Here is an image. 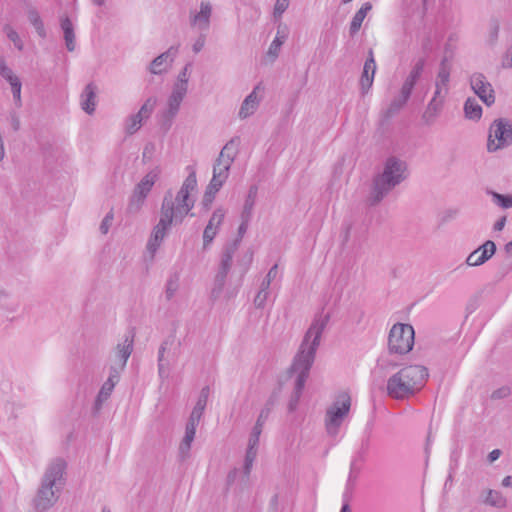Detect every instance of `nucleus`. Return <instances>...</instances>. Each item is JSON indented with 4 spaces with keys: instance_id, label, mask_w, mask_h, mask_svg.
Listing matches in <instances>:
<instances>
[{
    "instance_id": "obj_53",
    "label": "nucleus",
    "mask_w": 512,
    "mask_h": 512,
    "mask_svg": "<svg viewBox=\"0 0 512 512\" xmlns=\"http://www.w3.org/2000/svg\"><path fill=\"white\" fill-rule=\"evenodd\" d=\"M241 220H242L241 224L238 228V238L235 240V241H237V247L239 246L241 239L243 238L244 234L247 231L248 224H249L251 218H245V217L241 216Z\"/></svg>"
},
{
    "instance_id": "obj_63",
    "label": "nucleus",
    "mask_w": 512,
    "mask_h": 512,
    "mask_svg": "<svg viewBox=\"0 0 512 512\" xmlns=\"http://www.w3.org/2000/svg\"><path fill=\"white\" fill-rule=\"evenodd\" d=\"M119 378L120 377L115 376V375H109L108 379L105 382L111 384V386L114 388L116 386V384L118 383Z\"/></svg>"
},
{
    "instance_id": "obj_12",
    "label": "nucleus",
    "mask_w": 512,
    "mask_h": 512,
    "mask_svg": "<svg viewBox=\"0 0 512 512\" xmlns=\"http://www.w3.org/2000/svg\"><path fill=\"white\" fill-rule=\"evenodd\" d=\"M495 252V243L492 240H487L468 255L466 264L471 267L480 266L487 262L495 254Z\"/></svg>"
},
{
    "instance_id": "obj_60",
    "label": "nucleus",
    "mask_w": 512,
    "mask_h": 512,
    "mask_svg": "<svg viewBox=\"0 0 512 512\" xmlns=\"http://www.w3.org/2000/svg\"><path fill=\"white\" fill-rule=\"evenodd\" d=\"M11 125L14 131H18L20 129V119L17 114L11 115Z\"/></svg>"
},
{
    "instance_id": "obj_50",
    "label": "nucleus",
    "mask_w": 512,
    "mask_h": 512,
    "mask_svg": "<svg viewBox=\"0 0 512 512\" xmlns=\"http://www.w3.org/2000/svg\"><path fill=\"white\" fill-rule=\"evenodd\" d=\"M485 502L492 506H500L501 505V495L499 492L494 490H489L487 492V496Z\"/></svg>"
},
{
    "instance_id": "obj_17",
    "label": "nucleus",
    "mask_w": 512,
    "mask_h": 512,
    "mask_svg": "<svg viewBox=\"0 0 512 512\" xmlns=\"http://www.w3.org/2000/svg\"><path fill=\"white\" fill-rule=\"evenodd\" d=\"M445 100V96L436 95L433 93L432 98L428 102L422 114V120L426 125L430 126L436 122V119L439 117L443 110Z\"/></svg>"
},
{
    "instance_id": "obj_61",
    "label": "nucleus",
    "mask_w": 512,
    "mask_h": 512,
    "mask_svg": "<svg viewBox=\"0 0 512 512\" xmlns=\"http://www.w3.org/2000/svg\"><path fill=\"white\" fill-rule=\"evenodd\" d=\"M501 455V451L499 449H494L492 450L489 455H488V460L489 462H494L496 461Z\"/></svg>"
},
{
    "instance_id": "obj_18",
    "label": "nucleus",
    "mask_w": 512,
    "mask_h": 512,
    "mask_svg": "<svg viewBox=\"0 0 512 512\" xmlns=\"http://www.w3.org/2000/svg\"><path fill=\"white\" fill-rule=\"evenodd\" d=\"M134 334L127 333L123 340L117 344L114 351L113 362L120 363V368H125L127 361L133 351Z\"/></svg>"
},
{
    "instance_id": "obj_30",
    "label": "nucleus",
    "mask_w": 512,
    "mask_h": 512,
    "mask_svg": "<svg viewBox=\"0 0 512 512\" xmlns=\"http://www.w3.org/2000/svg\"><path fill=\"white\" fill-rule=\"evenodd\" d=\"M27 16L29 22L36 30L38 36L41 38H45L47 33L39 12L35 8H29Z\"/></svg>"
},
{
    "instance_id": "obj_40",
    "label": "nucleus",
    "mask_w": 512,
    "mask_h": 512,
    "mask_svg": "<svg viewBox=\"0 0 512 512\" xmlns=\"http://www.w3.org/2000/svg\"><path fill=\"white\" fill-rule=\"evenodd\" d=\"M492 196V201L499 207L509 209L512 207V195H503L497 192H489Z\"/></svg>"
},
{
    "instance_id": "obj_25",
    "label": "nucleus",
    "mask_w": 512,
    "mask_h": 512,
    "mask_svg": "<svg viewBox=\"0 0 512 512\" xmlns=\"http://www.w3.org/2000/svg\"><path fill=\"white\" fill-rule=\"evenodd\" d=\"M159 175L160 170L158 167L150 170L135 186L134 191L147 198Z\"/></svg>"
},
{
    "instance_id": "obj_3",
    "label": "nucleus",
    "mask_w": 512,
    "mask_h": 512,
    "mask_svg": "<svg viewBox=\"0 0 512 512\" xmlns=\"http://www.w3.org/2000/svg\"><path fill=\"white\" fill-rule=\"evenodd\" d=\"M66 469L67 462L59 457L47 465L33 499L35 512H47L57 503L66 482Z\"/></svg>"
},
{
    "instance_id": "obj_26",
    "label": "nucleus",
    "mask_w": 512,
    "mask_h": 512,
    "mask_svg": "<svg viewBox=\"0 0 512 512\" xmlns=\"http://www.w3.org/2000/svg\"><path fill=\"white\" fill-rule=\"evenodd\" d=\"M60 25L64 34L66 48L68 51L72 52L76 47L73 24L69 17L65 16L60 19Z\"/></svg>"
},
{
    "instance_id": "obj_52",
    "label": "nucleus",
    "mask_w": 512,
    "mask_h": 512,
    "mask_svg": "<svg viewBox=\"0 0 512 512\" xmlns=\"http://www.w3.org/2000/svg\"><path fill=\"white\" fill-rule=\"evenodd\" d=\"M252 259H253V253L252 252H247V254L244 256V263H243L242 268H241V275H240V279H239V285L241 284V282L243 280V277L245 276V274L249 270V267H250V264L252 262Z\"/></svg>"
},
{
    "instance_id": "obj_58",
    "label": "nucleus",
    "mask_w": 512,
    "mask_h": 512,
    "mask_svg": "<svg viewBox=\"0 0 512 512\" xmlns=\"http://www.w3.org/2000/svg\"><path fill=\"white\" fill-rule=\"evenodd\" d=\"M202 415H203V413L201 411L195 410L193 408L188 421L199 424Z\"/></svg>"
},
{
    "instance_id": "obj_32",
    "label": "nucleus",
    "mask_w": 512,
    "mask_h": 512,
    "mask_svg": "<svg viewBox=\"0 0 512 512\" xmlns=\"http://www.w3.org/2000/svg\"><path fill=\"white\" fill-rule=\"evenodd\" d=\"M257 193H258V187L256 185H252L249 188L241 216H243L245 218L252 217V211H253V208H254V205L256 202Z\"/></svg>"
},
{
    "instance_id": "obj_55",
    "label": "nucleus",
    "mask_w": 512,
    "mask_h": 512,
    "mask_svg": "<svg viewBox=\"0 0 512 512\" xmlns=\"http://www.w3.org/2000/svg\"><path fill=\"white\" fill-rule=\"evenodd\" d=\"M205 45V36L204 35H200L196 41L194 42L193 46H192V50L194 53H199L203 47Z\"/></svg>"
},
{
    "instance_id": "obj_46",
    "label": "nucleus",
    "mask_w": 512,
    "mask_h": 512,
    "mask_svg": "<svg viewBox=\"0 0 512 512\" xmlns=\"http://www.w3.org/2000/svg\"><path fill=\"white\" fill-rule=\"evenodd\" d=\"M12 94H13V100L16 107L20 108L22 106V99H21V89L22 84L20 79L10 83Z\"/></svg>"
},
{
    "instance_id": "obj_22",
    "label": "nucleus",
    "mask_w": 512,
    "mask_h": 512,
    "mask_svg": "<svg viewBox=\"0 0 512 512\" xmlns=\"http://www.w3.org/2000/svg\"><path fill=\"white\" fill-rule=\"evenodd\" d=\"M236 251L237 241H234L233 243L224 248V250L221 253L220 262L217 269L218 274L227 278L232 266L233 256Z\"/></svg>"
},
{
    "instance_id": "obj_56",
    "label": "nucleus",
    "mask_w": 512,
    "mask_h": 512,
    "mask_svg": "<svg viewBox=\"0 0 512 512\" xmlns=\"http://www.w3.org/2000/svg\"><path fill=\"white\" fill-rule=\"evenodd\" d=\"M112 219H113L112 213H108L104 217V219H103V221H102V223L100 225V230H101L102 233L106 234L108 232L109 225H110Z\"/></svg>"
},
{
    "instance_id": "obj_54",
    "label": "nucleus",
    "mask_w": 512,
    "mask_h": 512,
    "mask_svg": "<svg viewBox=\"0 0 512 512\" xmlns=\"http://www.w3.org/2000/svg\"><path fill=\"white\" fill-rule=\"evenodd\" d=\"M0 75L7 82H9V84L19 80V78L13 73L12 69L9 67H7L3 72H1Z\"/></svg>"
},
{
    "instance_id": "obj_43",
    "label": "nucleus",
    "mask_w": 512,
    "mask_h": 512,
    "mask_svg": "<svg viewBox=\"0 0 512 512\" xmlns=\"http://www.w3.org/2000/svg\"><path fill=\"white\" fill-rule=\"evenodd\" d=\"M166 351V343H162L158 351V371L160 377L168 376V368L164 363V353Z\"/></svg>"
},
{
    "instance_id": "obj_36",
    "label": "nucleus",
    "mask_w": 512,
    "mask_h": 512,
    "mask_svg": "<svg viewBox=\"0 0 512 512\" xmlns=\"http://www.w3.org/2000/svg\"><path fill=\"white\" fill-rule=\"evenodd\" d=\"M157 104V98L152 96L145 100L143 105L140 107L137 114L143 118L144 120H147L153 113L155 107Z\"/></svg>"
},
{
    "instance_id": "obj_57",
    "label": "nucleus",
    "mask_w": 512,
    "mask_h": 512,
    "mask_svg": "<svg viewBox=\"0 0 512 512\" xmlns=\"http://www.w3.org/2000/svg\"><path fill=\"white\" fill-rule=\"evenodd\" d=\"M509 393H510L509 389L506 387H503V388H500V389L494 391L492 393V398L493 399L503 398V397H506L507 395H509Z\"/></svg>"
},
{
    "instance_id": "obj_47",
    "label": "nucleus",
    "mask_w": 512,
    "mask_h": 512,
    "mask_svg": "<svg viewBox=\"0 0 512 512\" xmlns=\"http://www.w3.org/2000/svg\"><path fill=\"white\" fill-rule=\"evenodd\" d=\"M218 234V231L211 227V225H206L203 231V247L207 248L216 235Z\"/></svg>"
},
{
    "instance_id": "obj_23",
    "label": "nucleus",
    "mask_w": 512,
    "mask_h": 512,
    "mask_svg": "<svg viewBox=\"0 0 512 512\" xmlns=\"http://www.w3.org/2000/svg\"><path fill=\"white\" fill-rule=\"evenodd\" d=\"M425 67V60L419 59L414 66L412 67L411 71L409 72L408 76L406 77L405 81L402 84L401 90L405 92V94H412L413 88L419 78L422 75V72Z\"/></svg>"
},
{
    "instance_id": "obj_14",
    "label": "nucleus",
    "mask_w": 512,
    "mask_h": 512,
    "mask_svg": "<svg viewBox=\"0 0 512 512\" xmlns=\"http://www.w3.org/2000/svg\"><path fill=\"white\" fill-rule=\"evenodd\" d=\"M451 69V63L447 57H444L440 62L439 70L436 75L434 94L447 97L449 93Z\"/></svg>"
},
{
    "instance_id": "obj_24",
    "label": "nucleus",
    "mask_w": 512,
    "mask_h": 512,
    "mask_svg": "<svg viewBox=\"0 0 512 512\" xmlns=\"http://www.w3.org/2000/svg\"><path fill=\"white\" fill-rule=\"evenodd\" d=\"M81 108L89 115L93 114L96 106V86L89 83L84 88L80 97Z\"/></svg>"
},
{
    "instance_id": "obj_16",
    "label": "nucleus",
    "mask_w": 512,
    "mask_h": 512,
    "mask_svg": "<svg viewBox=\"0 0 512 512\" xmlns=\"http://www.w3.org/2000/svg\"><path fill=\"white\" fill-rule=\"evenodd\" d=\"M263 429L253 427L248 439V446L244 460V473L249 475L258 453L259 439Z\"/></svg>"
},
{
    "instance_id": "obj_38",
    "label": "nucleus",
    "mask_w": 512,
    "mask_h": 512,
    "mask_svg": "<svg viewBox=\"0 0 512 512\" xmlns=\"http://www.w3.org/2000/svg\"><path fill=\"white\" fill-rule=\"evenodd\" d=\"M114 388L111 384L104 382L101 389L96 397L95 408L96 410L101 409L103 403L108 400Z\"/></svg>"
},
{
    "instance_id": "obj_45",
    "label": "nucleus",
    "mask_w": 512,
    "mask_h": 512,
    "mask_svg": "<svg viewBox=\"0 0 512 512\" xmlns=\"http://www.w3.org/2000/svg\"><path fill=\"white\" fill-rule=\"evenodd\" d=\"M179 288L178 277H171L166 283L165 295L167 300H171Z\"/></svg>"
},
{
    "instance_id": "obj_4",
    "label": "nucleus",
    "mask_w": 512,
    "mask_h": 512,
    "mask_svg": "<svg viewBox=\"0 0 512 512\" xmlns=\"http://www.w3.org/2000/svg\"><path fill=\"white\" fill-rule=\"evenodd\" d=\"M428 369L422 365H408L387 380V395L395 400H404L420 391L427 379Z\"/></svg>"
},
{
    "instance_id": "obj_59",
    "label": "nucleus",
    "mask_w": 512,
    "mask_h": 512,
    "mask_svg": "<svg viewBox=\"0 0 512 512\" xmlns=\"http://www.w3.org/2000/svg\"><path fill=\"white\" fill-rule=\"evenodd\" d=\"M124 370V368H120V363H115L110 366L109 375H115L120 377V373Z\"/></svg>"
},
{
    "instance_id": "obj_62",
    "label": "nucleus",
    "mask_w": 512,
    "mask_h": 512,
    "mask_svg": "<svg viewBox=\"0 0 512 512\" xmlns=\"http://www.w3.org/2000/svg\"><path fill=\"white\" fill-rule=\"evenodd\" d=\"M506 223V217L500 218L496 223L494 224V230L495 231H501Z\"/></svg>"
},
{
    "instance_id": "obj_7",
    "label": "nucleus",
    "mask_w": 512,
    "mask_h": 512,
    "mask_svg": "<svg viewBox=\"0 0 512 512\" xmlns=\"http://www.w3.org/2000/svg\"><path fill=\"white\" fill-rule=\"evenodd\" d=\"M351 398L348 393H340L325 413V428L329 436L338 435L341 425L348 416Z\"/></svg>"
},
{
    "instance_id": "obj_20",
    "label": "nucleus",
    "mask_w": 512,
    "mask_h": 512,
    "mask_svg": "<svg viewBox=\"0 0 512 512\" xmlns=\"http://www.w3.org/2000/svg\"><path fill=\"white\" fill-rule=\"evenodd\" d=\"M198 424L187 421L186 427H185V434L180 442L178 453L179 458L184 461L189 457V452L191 449L192 442L194 441L195 434H196V428Z\"/></svg>"
},
{
    "instance_id": "obj_51",
    "label": "nucleus",
    "mask_w": 512,
    "mask_h": 512,
    "mask_svg": "<svg viewBox=\"0 0 512 512\" xmlns=\"http://www.w3.org/2000/svg\"><path fill=\"white\" fill-rule=\"evenodd\" d=\"M270 411H271V408L266 406L265 408H263L257 418V421L254 425V427H258L260 429H263V426L266 422V420L268 419L269 417V414H270Z\"/></svg>"
},
{
    "instance_id": "obj_42",
    "label": "nucleus",
    "mask_w": 512,
    "mask_h": 512,
    "mask_svg": "<svg viewBox=\"0 0 512 512\" xmlns=\"http://www.w3.org/2000/svg\"><path fill=\"white\" fill-rule=\"evenodd\" d=\"M6 35L8 39L13 42L14 46L19 50L22 51L24 48L23 41L21 40L19 34L10 26H6L4 28Z\"/></svg>"
},
{
    "instance_id": "obj_21",
    "label": "nucleus",
    "mask_w": 512,
    "mask_h": 512,
    "mask_svg": "<svg viewBox=\"0 0 512 512\" xmlns=\"http://www.w3.org/2000/svg\"><path fill=\"white\" fill-rule=\"evenodd\" d=\"M259 89V86H256L252 92L246 96V98L243 100L241 107L238 112V116L241 119H246L253 115L255 111L257 110L259 104H260V98L257 95V90Z\"/></svg>"
},
{
    "instance_id": "obj_9",
    "label": "nucleus",
    "mask_w": 512,
    "mask_h": 512,
    "mask_svg": "<svg viewBox=\"0 0 512 512\" xmlns=\"http://www.w3.org/2000/svg\"><path fill=\"white\" fill-rule=\"evenodd\" d=\"M512 144V122L499 118L489 128L487 150L496 152Z\"/></svg>"
},
{
    "instance_id": "obj_34",
    "label": "nucleus",
    "mask_w": 512,
    "mask_h": 512,
    "mask_svg": "<svg viewBox=\"0 0 512 512\" xmlns=\"http://www.w3.org/2000/svg\"><path fill=\"white\" fill-rule=\"evenodd\" d=\"M192 64L187 63L184 68L179 72L176 82L173 84V88L184 90L188 92V82L190 77V68Z\"/></svg>"
},
{
    "instance_id": "obj_1",
    "label": "nucleus",
    "mask_w": 512,
    "mask_h": 512,
    "mask_svg": "<svg viewBox=\"0 0 512 512\" xmlns=\"http://www.w3.org/2000/svg\"><path fill=\"white\" fill-rule=\"evenodd\" d=\"M187 170L189 174L176 196L174 197L171 191L166 192L164 195L160 209V219L153 227L146 245V250L151 260L154 259L170 227L173 224H181L194 207L195 201L191 198L190 194L197 187L196 171L192 166H188Z\"/></svg>"
},
{
    "instance_id": "obj_13",
    "label": "nucleus",
    "mask_w": 512,
    "mask_h": 512,
    "mask_svg": "<svg viewBox=\"0 0 512 512\" xmlns=\"http://www.w3.org/2000/svg\"><path fill=\"white\" fill-rule=\"evenodd\" d=\"M179 46H171L168 50L157 56L149 65L152 74L159 75L168 70L178 55Z\"/></svg>"
},
{
    "instance_id": "obj_48",
    "label": "nucleus",
    "mask_w": 512,
    "mask_h": 512,
    "mask_svg": "<svg viewBox=\"0 0 512 512\" xmlns=\"http://www.w3.org/2000/svg\"><path fill=\"white\" fill-rule=\"evenodd\" d=\"M208 395H209V388L204 387L201 390L199 398L194 406L195 410L201 411L202 413L204 412L206 404H207V400H208Z\"/></svg>"
},
{
    "instance_id": "obj_29",
    "label": "nucleus",
    "mask_w": 512,
    "mask_h": 512,
    "mask_svg": "<svg viewBox=\"0 0 512 512\" xmlns=\"http://www.w3.org/2000/svg\"><path fill=\"white\" fill-rule=\"evenodd\" d=\"M464 114L469 120L478 121L482 117V107L475 98L469 97L464 103Z\"/></svg>"
},
{
    "instance_id": "obj_8",
    "label": "nucleus",
    "mask_w": 512,
    "mask_h": 512,
    "mask_svg": "<svg viewBox=\"0 0 512 512\" xmlns=\"http://www.w3.org/2000/svg\"><path fill=\"white\" fill-rule=\"evenodd\" d=\"M414 345V329L410 324L397 323L390 330L388 348L391 353L406 354Z\"/></svg>"
},
{
    "instance_id": "obj_49",
    "label": "nucleus",
    "mask_w": 512,
    "mask_h": 512,
    "mask_svg": "<svg viewBox=\"0 0 512 512\" xmlns=\"http://www.w3.org/2000/svg\"><path fill=\"white\" fill-rule=\"evenodd\" d=\"M290 0H276L275 6H274V17L275 18H281L282 14L287 10L289 7Z\"/></svg>"
},
{
    "instance_id": "obj_41",
    "label": "nucleus",
    "mask_w": 512,
    "mask_h": 512,
    "mask_svg": "<svg viewBox=\"0 0 512 512\" xmlns=\"http://www.w3.org/2000/svg\"><path fill=\"white\" fill-rule=\"evenodd\" d=\"M281 280V275H279L278 265L274 264L268 271L267 275L261 282L262 287L270 289L271 284L277 279Z\"/></svg>"
},
{
    "instance_id": "obj_33",
    "label": "nucleus",
    "mask_w": 512,
    "mask_h": 512,
    "mask_svg": "<svg viewBox=\"0 0 512 512\" xmlns=\"http://www.w3.org/2000/svg\"><path fill=\"white\" fill-rule=\"evenodd\" d=\"M144 121L145 120L143 118H141L137 113L128 116L125 120L126 134H128V135L135 134L137 131L140 130Z\"/></svg>"
},
{
    "instance_id": "obj_5",
    "label": "nucleus",
    "mask_w": 512,
    "mask_h": 512,
    "mask_svg": "<svg viewBox=\"0 0 512 512\" xmlns=\"http://www.w3.org/2000/svg\"><path fill=\"white\" fill-rule=\"evenodd\" d=\"M406 163L396 157H389L382 173L373 179L372 188L368 197L371 206L379 204L384 197L406 178Z\"/></svg>"
},
{
    "instance_id": "obj_28",
    "label": "nucleus",
    "mask_w": 512,
    "mask_h": 512,
    "mask_svg": "<svg viewBox=\"0 0 512 512\" xmlns=\"http://www.w3.org/2000/svg\"><path fill=\"white\" fill-rule=\"evenodd\" d=\"M372 9V5L370 2L364 3L361 8L355 13V15L352 18V21L350 23V34L354 35L356 34L360 28L361 25L367 15V13Z\"/></svg>"
},
{
    "instance_id": "obj_37",
    "label": "nucleus",
    "mask_w": 512,
    "mask_h": 512,
    "mask_svg": "<svg viewBox=\"0 0 512 512\" xmlns=\"http://www.w3.org/2000/svg\"><path fill=\"white\" fill-rule=\"evenodd\" d=\"M226 209L223 207H218L214 210L212 213L207 225H211L212 228L219 231L220 226L222 225L225 216H226Z\"/></svg>"
},
{
    "instance_id": "obj_11",
    "label": "nucleus",
    "mask_w": 512,
    "mask_h": 512,
    "mask_svg": "<svg viewBox=\"0 0 512 512\" xmlns=\"http://www.w3.org/2000/svg\"><path fill=\"white\" fill-rule=\"evenodd\" d=\"M187 95V91L180 90L172 87V92L167 99V107L162 113L164 125L169 129L172 125L174 118L177 116L181 103Z\"/></svg>"
},
{
    "instance_id": "obj_6",
    "label": "nucleus",
    "mask_w": 512,
    "mask_h": 512,
    "mask_svg": "<svg viewBox=\"0 0 512 512\" xmlns=\"http://www.w3.org/2000/svg\"><path fill=\"white\" fill-rule=\"evenodd\" d=\"M238 154L235 139L228 141L221 149L214 165L213 175L206 188L203 196L202 204L205 208H209L215 195L222 188L229 177L230 168Z\"/></svg>"
},
{
    "instance_id": "obj_10",
    "label": "nucleus",
    "mask_w": 512,
    "mask_h": 512,
    "mask_svg": "<svg viewBox=\"0 0 512 512\" xmlns=\"http://www.w3.org/2000/svg\"><path fill=\"white\" fill-rule=\"evenodd\" d=\"M470 87L479 99L491 106L495 103V91L483 73L475 72L469 78Z\"/></svg>"
},
{
    "instance_id": "obj_39",
    "label": "nucleus",
    "mask_w": 512,
    "mask_h": 512,
    "mask_svg": "<svg viewBox=\"0 0 512 512\" xmlns=\"http://www.w3.org/2000/svg\"><path fill=\"white\" fill-rule=\"evenodd\" d=\"M226 280H227L226 277H224L216 272L214 281H213V286L211 289V297L213 300H216L220 297V295L223 292V289L225 287Z\"/></svg>"
},
{
    "instance_id": "obj_2",
    "label": "nucleus",
    "mask_w": 512,
    "mask_h": 512,
    "mask_svg": "<svg viewBox=\"0 0 512 512\" xmlns=\"http://www.w3.org/2000/svg\"><path fill=\"white\" fill-rule=\"evenodd\" d=\"M330 316L320 314L316 316L305 333L302 343L295 355L292 365L289 369L291 376H295L294 391L288 404L290 412H293L300 400L310 369L315 359L316 351L320 344V339L325 330Z\"/></svg>"
},
{
    "instance_id": "obj_19",
    "label": "nucleus",
    "mask_w": 512,
    "mask_h": 512,
    "mask_svg": "<svg viewBox=\"0 0 512 512\" xmlns=\"http://www.w3.org/2000/svg\"><path fill=\"white\" fill-rule=\"evenodd\" d=\"M376 72V62L373 56L372 50L369 51V57L366 59L363 72L360 78V85L363 93L369 90L374 81V75Z\"/></svg>"
},
{
    "instance_id": "obj_27",
    "label": "nucleus",
    "mask_w": 512,
    "mask_h": 512,
    "mask_svg": "<svg viewBox=\"0 0 512 512\" xmlns=\"http://www.w3.org/2000/svg\"><path fill=\"white\" fill-rule=\"evenodd\" d=\"M410 96L411 94H405V92L400 89L399 95L391 101L388 108L383 112L384 118H390L397 114L406 105Z\"/></svg>"
},
{
    "instance_id": "obj_35",
    "label": "nucleus",
    "mask_w": 512,
    "mask_h": 512,
    "mask_svg": "<svg viewBox=\"0 0 512 512\" xmlns=\"http://www.w3.org/2000/svg\"><path fill=\"white\" fill-rule=\"evenodd\" d=\"M146 197L143 195L138 194L133 190L132 195L130 196L128 205H127V212L129 214H136L138 213L142 206L144 205Z\"/></svg>"
},
{
    "instance_id": "obj_31",
    "label": "nucleus",
    "mask_w": 512,
    "mask_h": 512,
    "mask_svg": "<svg viewBox=\"0 0 512 512\" xmlns=\"http://www.w3.org/2000/svg\"><path fill=\"white\" fill-rule=\"evenodd\" d=\"M287 36H288V33H287L286 27H284V28L279 27L274 40L272 41V43L269 46L268 54L273 56L274 58H276L280 51V47L286 41Z\"/></svg>"
},
{
    "instance_id": "obj_64",
    "label": "nucleus",
    "mask_w": 512,
    "mask_h": 512,
    "mask_svg": "<svg viewBox=\"0 0 512 512\" xmlns=\"http://www.w3.org/2000/svg\"><path fill=\"white\" fill-rule=\"evenodd\" d=\"M503 66L507 68L512 67V51L507 55V57L503 61Z\"/></svg>"
},
{
    "instance_id": "obj_44",
    "label": "nucleus",
    "mask_w": 512,
    "mask_h": 512,
    "mask_svg": "<svg viewBox=\"0 0 512 512\" xmlns=\"http://www.w3.org/2000/svg\"><path fill=\"white\" fill-rule=\"evenodd\" d=\"M269 289L260 286L258 293L254 298V305L256 308H264L269 297Z\"/></svg>"
},
{
    "instance_id": "obj_15",
    "label": "nucleus",
    "mask_w": 512,
    "mask_h": 512,
    "mask_svg": "<svg viewBox=\"0 0 512 512\" xmlns=\"http://www.w3.org/2000/svg\"><path fill=\"white\" fill-rule=\"evenodd\" d=\"M212 15V5L208 1L200 3V10L190 11V24L201 31H206L210 27V18Z\"/></svg>"
}]
</instances>
